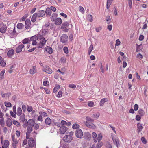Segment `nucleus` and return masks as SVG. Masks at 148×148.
Here are the masks:
<instances>
[{
  "label": "nucleus",
  "mask_w": 148,
  "mask_h": 148,
  "mask_svg": "<svg viewBox=\"0 0 148 148\" xmlns=\"http://www.w3.org/2000/svg\"><path fill=\"white\" fill-rule=\"evenodd\" d=\"M69 23L67 21L64 22L62 25L61 29L65 32H67L69 30Z\"/></svg>",
  "instance_id": "nucleus-1"
},
{
  "label": "nucleus",
  "mask_w": 148,
  "mask_h": 148,
  "mask_svg": "<svg viewBox=\"0 0 148 148\" xmlns=\"http://www.w3.org/2000/svg\"><path fill=\"white\" fill-rule=\"evenodd\" d=\"M68 36L66 34H63L60 38V41L63 43H66L68 40Z\"/></svg>",
  "instance_id": "nucleus-2"
},
{
  "label": "nucleus",
  "mask_w": 148,
  "mask_h": 148,
  "mask_svg": "<svg viewBox=\"0 0 148 148\" xmlns=\"http://www.w3.org/2000/svg\"><path fill=\"white\" fill-rule=\"evenodd\" d=\"M63 139L65 142L70 143L72 141L73 138L71 136L66 135L63 137Z\"/></svg>",
  "instance_id": "nucleus-3"
},
{
  "label": "nucleus",
  "mask_w": 148,
  "mask_h": 148,
  "mask_svg": "<svg viewBox=\"0 0 148 148\" xmlns=\"http://www.w3.org/2000/svg\"><path fill=\"white\" fill-rule=\"evenodd\" d=\"M75 135L78 138H81L83 135L82 131L80 129L77 130L75 131Z\"/></svg>",
  "instance_id": "nucleus-4"
},
{
  "label": "nucleus",
  "mask_w": 148,
  "mask_h": 148,
  "mask_svg": "<svg viewBox=\"0 0 148 148\" xmlns=\"http://www.w3.org/2000/svg\"><path fill=\"white\" fill-rule=\"evenodd\" d=\"M67 130L68 128L65 126L60 127L59 129L60 133L61 134H64Z\"/></svg>",
  "instance_id": "nucleus-5"
},
{
  "label": "nucleus",
  "mask_w": 148,
  "mask_h": 148,
  "mask_svg": "<svg viewBox=\"0 0 148 148\" xmlns=\"http://www.w3.org/2000/svg\"><path fill=\"white\" fill-rule=\"evenodd\" d=\"M28 144L29 146L31 147H33L35 145V141L33 138H30L28 140Z\"/></svg>",
  "instance_id": "nucleus-6"
},
{
  "label": "nucleus",
  "mask_w": 148,
  "mask_h": 148,
  "mask_svg": "<svg viewBox=\"0 0 148 148\" xmlns=\"http://www.w3.org/2000/svg\"><path fill=\"white\" fill-rule=\"evenodd\" d=\"M43 71H45L49 74H51L52 72V71L49 66H45L44 68Z\"/></svg>",
  "instance_id": "nucleus-7"
},
{
  "label": "nucleus",
  "mask_w": 148,
  "mask_h": 148,
  "mask_svg": "<svg viewBox=\"0 0 148 148\" xmlns=\"http://www.w3.org/2000/svg\"><path fill=\"white\" fill-rule=\"evenodd\" d=\"M24 46L22 44L18 45L16 49V51L17 53L20 52L22 50V49L24 48Z\"/></svg>",
  "instance_id": "nucleus-8"
},
{
  "label": "nucleus",
  "mask_w": 148,
  "mask_h": 148,
  "mask_svg": "<svg viewBox=\"0 0 148 148\" xmlns=\"http://www.w3.org/2000/svg\"><path fill=\"white\" fill-rule=\"evenodd\" d=\"M1 144L3 148H7L9 145V143L8 140H6L3 142L2 141Z\"/></svg>",
  "instance_id": "nucleus-9"
},
{
  "label": "nucleus",
  "mask_w": 148,
  "mask_h": 148,
  "mask_svg": "<svg viewBox=\"0 0 148 148\" xmlns=\"http://www.w3.org/2000/svg\"><path fill=\"white\" fill-rule=\"evenodd\" d=\"M38 17H42L45 15V11L42 10H40L38 11L37 13Z\"/></svg>",
  "instance_id": "nucleus-10"
},
{
  "label": "nucleus",
  "mask_w": 148,
  "mask_h": 148,
  "mask_svg": "<svg viewBox=\"0 0 148 148\" xmlns=\"http://www.w3.org/2000/svg\"><path fill=\"white\" fill-rule=\"evenodd\" d=\"M31 26V22L29 19H27L25 21V26L26 29L29 28Z\"/></svg>",
  "instance_id": "nucleus-11"
},
{
  "label": "nucleus",
  "mask_w": 148,
  "mask_h": 148,
  "mask_svg": "<svg viewBox=\"0 0 148 148\" xmlns=\"http://www.w3.org/2000/svg\"><path fill=\"white\" fill-rule=\"evenodd\" d=\"M7 27L6 25H4L1 26L0 28V32L2 33H4L6 31Z\"/></svg>",
  "instance_id": "nucleus-12"
},
{
  "label": "nucleus",
  "mask_w": 148,
  "mask_h": 148,
  "mask_svg": "<svg viewBox=\"0 0 148 148\" xmlns=\"http://www.w3.org/2000/svg\"><path fill=\"white\" fill-rule=\"evenodd\" d=\"M137 132L139 133L142 131L143 127L142 125V124L139 123H138L137 124Z\"/></svg>",
  "instance_id": "nucleus-13"
},
{
  "label": "nucleus",
  "mask_w": 148,
  "mask_h": 148,
  "mask_svg": "<svg viewBox=\"0 0 148 148\" xmlns=\"http://www.w3.org/2000/svg\"><path fill=\"white\" fill-rule=\"evenodd\" d=\"M84 137L87 140H89L91 137V135L88 132H87L84 133Z\"/></svg>",
  "instance_id": "nucleus-14"
},
{
  "label": "nucleus",
  "mask_w": 148,
  "mask_h": 148,
  "mask_svg": "<svg viewBox=\"0 0 148 148\" xmlns=\"http://www.w3.org/2000/svg\"><path fill=\"white\" fill-rule=\"evenodd\" d=\"M51 13L52 12L50 8H47L45 12V14H46L47 16H50L51 14Z\"/></svg>",
  "instance_id": "nucleus-15"
},
{
  "label": "nucleus",
  "mask_w": 148,
  "mask_h": 148,
  "mask_svg": "<svg viewBox=\"0 0 148 148\" xmlns=\"http://www.w3.org/2000/svg\"><path fill=\"white\" fill-rule=\"evenodd\" d=\"M14 53V51L13 49H11L10 50L8 51L7 53L8 56L9 58L11 57L13 55Z\"/></svg>",
  "instance_id": "nucleus-16"
},
{
  "label": "nucleus",
  "mask_w": 148,
  "mask_h": 148,
  "mask_svg": "<svg viewBox=\"0 0 148 148\" xmlns=\"http://www.w3.org/2000/svg\"><path fill=\"white\" fill-rule=\"evenodd\" d=\"M55 24L57 25H60L62 23V20L60 18H58L56 19L54 21Z\"/></svg>",
  "instance_id": "nucleus-17"
},
{
  "label": "nucleus",
  "mask_w": 148,
  "mask_h": 148,
  "mask_svg": "<svg viewBox=\"0 0 148 148\" xmlns=\"http://www.w3.org/2000/svg\"><path fill=\"white\" fill-rule=\"evenodd\" d=\"M112 140L114 144L116 145L117 147H118L120 146V141L117 138H112Z\"/></svg>",
  "instance_id": "nucleus-18"
},
{
  "label": "nucleus",
  "mask_w": 148,
  "mask_h": 148,
  "mask_svg": "<svg viewBox=\"0 0 148 148\" xmlns=\"http://www.w3.org/2000/svg\"><path fill=\"white\" fill-rule=\"evenodd\" d=\"M6 125L9 127H10L12 124V122L11 119L9 118H8L6 120Z\"/></svg>",
  "instance_id": "nucleus-19"
},
{
  "label": "nucleus",
  "mask_w": 148,
  "mask_h": 148,
  "mask_svg": "<svg viewBox=\"0 0 148 148\" xmlns=\"http://www.w3.org/2000/svg\"><path fill=\"white\" fill-rule=\"evenodd\" d=\"M45 50L50 54H51L53 52L52 48L49 46H47L45 47Z\"/></svg>",
  "instance_id": "nucleus-20"
},
{
  "label": "nucleus",
  "mask_w": 148,
  "mask_h": 148,
  "mask_svg": "<svg viewBox=\"0 0 148 148\" xmlns=\"http://www.w3.org/2000/svg\"><path fill=\"white\" fill-rule=\"evenodd\" d=\"M92 136L94 142L95 143L97 142L98 140L97 134L95 132H93L92 134Z\"/></svg>",
  "instance_id": "nucleus-21"
},
{
  "label": "nucleus",
  "mask_w": 148,
  "mask_h": 148,
  "mask_svg": "<svg viewBox=\"0 0 148 148\" xmlns=\"http://www.w3.org/2000/svg\"><path fill=\"white\" fill-rule=\"evenodd\" d=\"M37 17H38L37 13H34L33 15H32L31 19V21L32 22H34L36 21V18Z\"/></svg>",
  "instance_id": "nucleus-22"
},
{
  "label": "nucleus",
  "mask_w": 148,
  "mask_h": 148,
  "mask_svg": "<svg viewBox=\"0 0 148 148\" xmlns=\"http://www.w3.org/2000/svg\"><path fill=\"white\" fill-rule=\"evenodd\" d=\"M58 16V14L57 13H53L52 14V16L51 17V20L52 22H54L56 19V18Z\"/></svg>",
  "instance_id": "nucleus-23"
},
{
  "label": "nucleus",
  "mask_w": 148,
  "mask_h": 148,
  "mask_svg": "<svg viewBox=\"0 0 148 148\" xmlns=\"http://www.w3.org/2000/svg\"><path fill=\"white\" fill-rule=\"evenodd\" d=\"M8 34L9 35L11 38H13L14 37V35L13 34L12 28H8Z\"/></svg>",
  "instance_id": "nucleus-24"
},
{
  "label": "nucleus",
  "mask_w": 148,
  "mask_h": 148,
  "mask_svg": "<svg viewBox=\"0 0 148 148\" xmlns=\"http://www.w3.org/2000/svg\"><path fill=\"white\" fill-rule=\"evenodd\" d=\"M108 101V99L106 98H104L102 99L100 101V105L101 106H103L105 103L107 101Z\"/></svg>",
  "instance_id": "nucleus-25"
},
{
  "label": "nucleus",
  "mask_w": 148,
  "mask_h": 148,
  "mask_svg": "<svg viewBox=\"0 0 148 148\" xmlns=\"http://www.w3.org/2000/svg\"><path fill=\"white\" fill-rule=\"evenodd\" d=\"M45 122L46 125H50L51 123V119L49 117H47L45 119Z\"/></svg>",
  "instance_id": "nucleus-26"
},
{
  "label": "nucleus",
  "mask_w": 148,
  "mask_h": 148,
  "mask_svg": "<svg viewBox=\"0 0 148 148\" xmlns=\"http://www.w3.org/2000/svg\"><path fill=\"white\" fill-rule=\"evenodd\" d=\"M6 64V63L4 61H3L2 57L0 56V65L1 66L4 67Z\"/></svg>",
  "instance_id": "nucleus-27"
},
{
  "label": "nucleus",
  "mask_w": 148,
  "mask_h": 148,
  "mask_svg": "<svg viewBox=\"0 0 148 148\" xmlns=\"http://www.w3.org/2000/svg\"><path fill=\"white\" fill-rule=\"evenodd\" d=\"M12 141H13L12 143V146L14 148H16L17 147L16 145L18 143V141L16 139H15L14 140Z\"/></svg>",
  "instance_id": "nucleus-28"
},
{
  "label": "nucleus",
  "mask_w": 148,
  "mask_h": 148,
  "mask_svg": "<svg viewBox=\"0 0 148 148\" xmlns=\"http://www.w3.org/2000/svg\"><path fill=\"white\" fill-rule=\"evenodd\" d=\"M86 125L87 126L90 128H94L95 127V125L92 123H86Z\"/></svg>",
  "instance_id": "nucleus-29"
},
{
  "label": "nucleus",
  "mask_w": 148,
  "mask_h": 148,
  "mask_svg": "<svg viewBox=\"0 0 148 148\" xmlns=\"http://www.w3.org/2000/svg\"><path fill=\"white\" fill-rule=\"evenodd\" d=\"M28 123L31 127H33L35 124V121L33 119H30L28 120Z\"/></svg>",
  "instance_id": "nucleus-30"
},
{
  "label": "nucleus",
  "mask_w": 148,
  "mask_h": 148,
  "mask_svg": "<svg viewBox=\"0 0 148 148\" xmlns=\"http://www.w3.org/2000/svg\"><path fill=\"white\" fill-rule=\"evenodd\" d=\"M22 110L21 107L18 108L17 114L18 116H20L22 114Z\"/></svg>",
  "instance_id": "nucleus-31"
},
{
  "label": "nucleus",
  "mask_w": 148,
  "mask_h": 148,
  "mask_svg": "<svg viewBox=\"0 0 148 148\" xmlns=\"http://www.w3.org/2000/svg\"><path fill=\"white\" fill-rule=\"evenodd\" d=\"M86 123H92L93 122L94 120L93 119H92L91 118L87 116L86 118Z\"/></svg>",
  "instance_id": "nucleus-32"
},
{
  "label": "nucleus",
  "mask_w": 148,
  "mask_h": 148,
  "mask_svg": "<svg viewBox=\"0 0 148 148\" xmlns=\"http://www.w3.org/2000/svg\"><path fill=\"white\" fill-rule=\"evenodd\" d=\"M24 25L21 23H19L17 25V28L19 29H21L24 27Z\"/></svg>",
  "instance_id": "nucleus-33"
},
{
  "label": "nucleus",
  "mask_w": 148,
  "mask_h": 148,
  "mask_svg": "<svg viewBox=\"0 0 148 148\" xmlns=\"http://www.w3.org/2000/svg\"><path fill=\"white\" fill-rule=\"evenodd\" d=\"M30 42L29 38H25L22 40V42L24 44L29 43Z\"/></svg>",
  "instance_id": "nucleus-34"
},
{
  "label": "nucleus",
  "mask_w": 148,
  "mask_h": 148,
  "mask_svg": "<svg viewBox=\"0 0 148 148\" xmlns=\"http://www.w3.org/2000/svg\"><path fill=\"white\" fill-rule=\"evenodd\" d=\"M29 40H30V41H36L37 40H38V38L36 37V35H35L34 36H32L31 37H30L29 38Z\"/></svg>",
  "instance_id": "nucleus-35"
},
{
  "label": "nucleus",
  "mask_w": 148,
  "mask_h": 148,
  "mask_svg": "<svg viewBox=\"0 0 148 148\" xmlns=\"http://www.w3.org/2000/svg\"><path fill=\"white\" fill-rule=\"evenodd\" d=\"M0 124L2 127H3L5 125L4 118L3 117H1L0 118Z\"/></svg>",
  "instance_id": "nucleus-36"
},
{
  "label": "nucleus",
  "mask_w": 148,
  "mask_h": 148,
  "mask_svg": "<svg viewBox=\"0 0 148 148\" xmlns=\"http://www.w3.org/2000/svg\"><path fill=\"white\" fill-rule=\"evenodd\" d=\"M138 113L140 115V116H143L145 114L144 110L141 109H139L138 111Z\"/></svg>",
  "instance_id": "nucleus-37"
},
{
  "label": "nucleus",
  "mask_w": 148,
  "mask_h": 148,
  "mask_svg": "<svg viewBox=\"0 0 148 148\" xmlns=\"http://www.w3.org/2000/svg\"><path fill=\"white\" fill-rule=\"evenodd\" d=\"M32 130V128L31 126H28L27 129V132H26V133H27L28 134H29L31 133Z\"/></svg>",
  "instance_id": "nucleus-38"
},
{
  "label": "nucleus",
  "mask_w": 148,
  "mask_h": 148,
  "mask_svg": "<svg viewBox=\"0 0 148 148\" xmlns=\"http://www.w3.org/2000/svg\"><path fill=\"white\" fill-rule=\"evenodd\" d=\"M87 20L90 22H92L93 21V17L90 14H88L87 16Z\"/></svg>",
  "instance_id": "nucleus-39"
},
{
  "label": "nucleus",
  "mask_w": 148,
  "mask_h": 148,
  "mask_svg": "<svg viewBox=\"0 0 148 148\" xmlns=\"http://www.w3.org/2000/svg\"><path fill=\"white\" fill-rule=\"evenodd\" d=\"M23 122H24V123L23 125V126L24 127L26 128L27 126H28V121L26 119H25Z\"/></svg>",
  "instance_id": "nucleus-40"
},
{
  "label": "nucleus",
  "mask_w": 148,
  "mask_h": 148,
  "mask_svg": "<svg viewBox=\"0 0 148 148\" xmlns=\"http://www.w3.org/2000/svg\"><path fill=\"white\" fill-rule=\"evenodd\" d=\"M25 117V114H23V115L20 116L19 120H20L21 121L23 122L26 119Z\"/></svg>",
  "instance_id": "nucleus-41"
},
{
  "label": "nucleus",
  "mask_w": 148,
  "mask_h": 148,
  "mask_svg": "<svg viewBox=\"0 0 148 148\" xmlns=\"http://www.w3.org/2000/svg\"><path fill=\"white\" fill-rule=\"evenodd\" d=\"M103 145V143L101 142H100L98 143L96 146L95 148H101Z\"/></svg>",
  "instance_id": "nucleus-42"
},
{
  "label": "nucleus",
  "mask_w": 148,
  "mask_h": 148,
  "mask_svg": "<svg viewBox=\"0 0 148 148\" xmlns=\"http://www.w3.org/2000/svg\"><path fill=\"white\" fill-rule=\"evenodd\" d=\"M79 125L77 124H74L72 125V127L73 129H76L79 127Z\"/></svg>",
  "instance_id": "nucleus-43"
},
{
  "label": "nucleus",
  "mask_w": 148,
  "mask_h": 148,
  "mask_svg": "<svg viewBox=\"0 0 148 148\" xmlns=\"http://www.w3.org/2000/svg\"><path fill=\"white\" fill-rule=\"evenodd\" d=\"M33 108L31 106H27V110L29 112H30L32 110Z\"/></svg>",
  "instance_id": "nucleus-44"
},
{
  "label": "nucleus",
  "mask_w": 148,
  "mask_h": 148,
  "mask_svg": "<svg viewBox=\"0 0 148 148\" xmlns=\"http://www.w3.org/2000/svg\"><path fill=\"white\" fill-rule=\"evenodd\" d=\"M5 72V71L3 70L1 71L0 74V78L1 79H3L4 78V74Z\"/></svg>",
  "instance_id": "nucleus-45"
},
{
  "label": "nucleus",
  "mask_w": 148,
  "mask_h": 148,
  "mask_svg": "<svg viewBox=\"0 0 148 148\" xmlns=\"http://www.w3.org/2000/svg\"><path fill=\"white\" fill-rule=\"evenodd\" d=\"M97 138L98 142H100L102 138V136L101 133H100L98 134Z\"/></svg>",
  "instance_id": "nucleus-46"
},
{
  "label": "nucleus",
  "mask_w": 148,
  "mask_h": 148,
  "mask_svg": "<svg viewBox=\"0 0 148 148\" xmlns=\"http://www.w3.org/2000/svg\"><path fill=\"white\" fill-rule=\"evenodd\" d=\"M4 103L5 105L7 107H10L12 106V105L10 102H5Z\"/></svg>",
  "instance_id": "nucleus-47"
},
{
  "label": "nucleus",
  "mask_w": 148,
  "mask_h": 148,
  "mask_svg": "<svg viewBox=\"0 0 148 148\" xmlns=\"http://www.w3.org/2000/svg\"><path fill=\"white\" fill-rule=\"evenodd\" d=\"M39 114L44 117H47L48 116L47 114L45 112H39Z\"/></svg>",
  "instance_id": "nucleus-48"
},
{
  "label": "nucleus",
  "mask_w": 148,
  "mask_h": 148,
  "mask_svg": "<svg viewBox=\"0 0 148 148\" xmlns=\"http://www.w3.org/2000/svg\"><path fill=\"white\" fill-rule=\"evenodd\" d=\"M67 122L64 120H62L60 122L61 125L62 126H65L66 125Z\"/></svg>",
  "instance_id": "nucleus-49"
},
{
  "label": "nucleus",
  "mask_w": 148,
  "mask_h": 148,
  "mask_svg": "<svg viewBox=\"0 0 148 148\" xmlns=\"http://www.w3.org/2000/svg\"><path fill=\"white\" fill-rule=\"evenodd\" d=\"M94 103L92 101H89L88 102V105L90 107H92L94 105Z\"/></svg>",
  "instance_id": "nucleus-50"
},
{
  "label": "nucleus",
  "mask_w": 148,
  "mask_h": 148,
  "mask_svg": "<svg viewBox=\"0 0 148 148\" xmlns=\"http://www.w3.org/2000/svg\"><path fill=\"white\" fill-rule=\"evenodd\" d=\"M66 59L65 58L62 57L60 59V62L61 63H66Z\"/></svg>",
  "instance_id": "nucleus-51"
},
{
  "label": "nucleus",
  "mask_w": 148,
  "mask_h": 148,
  "mask_svg": "<svg viewBox=\"0 0 148 148\" xmlns=\"http://www.w3.org/2000/svg\"><path fill=\"white\" fill-rule=\"evenodd\" d=\"M13 123L15 125L18 127L20 126V123H19L17 121H16L14 120L13 121Z\"/></svg>",
  "instance_id": "nucleus-52"
},
{
  "label": "nucleus",
  "mask_w": 148,
  "mask_h": 148,
  "mask_svg": "<svg viewBox=\"0 0 148 148\" xmlns=\"http://www.w3.org/2000/svg\"><path fill=\"white\" fill-rule=\"evenodd\" d=\"M106 148H112V145L109 142H108L106 143Z\"/></svg>",
  "instance_id": "nucleus-53"
},
{
  "label": "nucleus",
  "mask_w": 148,
  "mask_h": 148,
  "mask_svg": "<svg viewBox=\"0 0 148 148\" xmlns=\"http://www.w3.org/2000/svg\"><path fill=\"white\" fill-rule=\"evenodd\" d=\"M27 107L25 105H23L22 106V109L24 113L26 111Z\"/></svg>",
  "instance_id": "nucleus-54"
},
{
  "label": "nucleus",
  "mask_w": 148,
  "mask_h": 148,
  "mask_svg": "<svg viewBox=\"0 0 148 148\" xmlns=\"http://www.w3.org/2000/svg\"><path fill=\"white\" fill-rule=\"evenodd\" d=\"M12 32H13L12 33L14 35V36H16L18 34L16 32V30H15V26H14V29H12Z\"/></svg>",
  "instance_id": "nucleus-55"
},
{
  "label": "nucleus",
  "mask_w": 148,
  "mask_h": 148,
  "mask_svg": "<svg viewBox=\"0 0 148 148\" xmlns=\"http://www.w3.org/2000/svg\"><path fill=\"white\" fill-rule=\"evenodd\" d=\"M64 51L66 54H68L69 53V51L68 47H64L63 48Z\"/></svg>",
  "instance_id": "nucleus-56"
},
{
  "label": "nucleus",
  "mask_w": 148,
  "mask_h": 148,
  "mask_svg": "<svg viewBox=\"0 0 148 148\" xmlns=\"http://www.w3.org/2000/svg\"><path fill=\"white\" fill-rule=\"evenodd\" d=\"M36 37L38 38V39H41L44 38L42 35H41V34L39 33L37 34Z\"/></svg>",
  "instance_id": "nucleus-57"
},
{
  "label": "nucleus",
  "mask_w": 148,
  "mask_h": 148,
  "mask_svg": "<svg viewBox=\"0 0 148 148\" xmlns=\"http://www.w3.org/2000/svg\"><path fill=\"white\" fill-rule=\"evenodd\" d=\"M142 44H140V45H138V44H136L137 47H136V51L137 52L138 51H140L142 49V48H140V46Z\"/></svg>",
  "instance_id": "nucleus-58"
},
{
  "label": "nucleus",
  "mask_w": 148,
  "mask_h": 148,
  "mask_svg": "<svg viewBox=\"0 0 148 148\" xmlns=\"http://www.w3.org/2000/svg\"><path fill=\"white\" fill-rule=\"evenodd\" d=\"M40 40V43H43V44L44 45L46 43L47 41V40H45L44 38Z\"/></svg>",
  "instance_id": "nucleus-59"
},
{
  "label": "nucleus",
  "mask_w": 148,
  "mask_h": 148,
  "mask_svg": "<svg viewBox=\"0 0 148 148\" xmlns=\"http://www.w3.org/2000/svg\"><path fill=\"white\" fill-rule=\"evenodd\" d=\"M68 86L69 88H75L76 86L74 84H70Z\"/></svg>",
  "instance_id": "nucleus-60"
},
{
  "label": "nucleus",
  "mask_w": 148,
  "mask_h": 148,
  "mask_svg": "<svg viewBox=\"0 0 148 148\" xmlns=\"http://www.w3.org/2000/svg\"><path fill=\"white\" fill-rule=\"evenodd\" d=\"M62 92L61 91H60L58 92L57 97L59 98H60L62 96Z\"/></svg>",
  "instance_id": "nucleus-61"
},
{
  "label": "nucleus",
  "mask_w": 148,
  "mask_h": 148,
  "mask_svg": "<svg viewBox=\"0 0 148 148\" xmlns=\"http://www.w3.org/2000/svg\"><path fill=\"white\" fill-rule=\"evenodd\" d=\"M10 114L12 117L14 118H16V116L15 114H16L14 113L12 111H10Z\"/></svg>",
  "instance_id": "nucleus-62"
},
{
  "label": "nucleus",
  "mask_w": 148,
  "mask_h": 148,
  "mask_svg": "<svg viewBox=\"0 0 148 148\" xmlns=\"http://www.w3.org/2000/svg\"><path fill=\"white\" fill-rule=\"evenodd\" d=\"M100 116V114L99 113H97L96 114H93V116L95 118H98Z\"/></svg>",
  "instance_id": "nucleus-63"
},
{
  "label": "nucleus",
  "mask_w": 148,
  "mask_h": 148,
  "mask_svg": "<svg viewBox=\"0 0 148 148\" xmlns=\"http://www.w3.org/2000/svg\"><path fill=\"white\" fill-rule=\"evenodd\" d=\"M141 140L142 143L144 144H146L147 143V140L145 138L143 137L141 138Z\"/></svg>",
  "instance_id": "nucleus-64"
}]
</instances>
